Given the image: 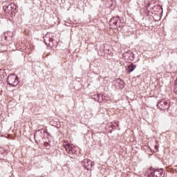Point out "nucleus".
Returning a JSON list of instances; mask_svg holds the SVG:
<instances>
[{
	"label": "nucleus",
	"instance_id": "obj_9",
	"mask_svg": "<svg viewBox=\"0 0 177 177\" xmlns=\"http://www.w3.org/2000/svg\"><path fill=\"white\" fill-rule=\"evenodd\" d=\"M44 42L46 45H48L50 48H53L55 46V44L53 43V39L50 38L48 41H46V37L44 38Z\"/></svg>",
	"mask_w": 177,
	"mask_h": 177
},
{
	"label": "nucleus",
	"instance_id": "obj_13",
	"mask_svg": "<svg viewBox=\"0 0 177 177\" xmlns=\"http://www.w3.org/2000/svg\"><path fill=\"white\" fill-rule=\"evenodd\" d=\"M118 126H119L118 122H114L113 127H114L115 128H118Z\"/></svg>",
	"mask_w": 177,
	"mask_h": 177
},
{
	"label": "nucleus",
	"instance_id": "obj_14",
	"mask_svg": "<svg viewBox=\"0 0 177 177\" xmlns=\"http://www.w3.org/2000/svg\"><path fill=\"white\" fill-rule=\"evenodd\" d=\"M40 131H41V132H42V131H43V132H44L45 133H48L47 129H41Z\"/></svg>",
	"mask_w": 177,
	"mask_h": 177
},
{
	"label": "nucleus",
	"instance_id": "obj_6",
	"mask_svg": "<svg viewBox=\"0 0 177 177\" xmlns=\"http://www.w3.org/2000/svg\"><path fill=\"white\" fill-rule=\"evenodd\" d=\"M16 6L15 3L9 4L8 6H4V10L6 13H10V12H13V10H16Z\"/></svg>",
	"mask_w": 177,
	"mask_h": 177
},
{
	"label": "nucleus",
	"instance_id": "obj_5",
	"mask_svg": "<svg viewBox=\"0 0 177 177\" xmlns=\"http://www.w3.org/2000/svg\"><path fill=\"white\" fill-rule=\"evenodd\" d=\"M82 165H84V168L86 169H87L88 171L92 169V167H93V165H95L93 162L91 161V160H89V159H84L82 162Z\"/></svg>",
	"mask_w": 177,
	"mask_h": 177
},
{
	"label": "nucleus",
	"instance_id": "obj_11",
	"mask_svg": "<svg viewBox=\"0 0 177 177\" xmlns=\"http://www.w3.org/2000/svg\"><path fill=\"white\" fill-rule=\"evenodd\" d=\"M135 68H136V65L131 64L128 66V68H127V73H132V71H133Z\"/></svg>",
	"mask_w": 177,
	"mask_h": 177
},
{
	"label": "nucleus",
	"instance_id": "obj_10",
	"mask_svg": "<svg viewBox=\"0 0 177 177\" xmlns=\"http://www.w3.org/2000/svg\"><path fill=\"white\" fill-rule=\"evenodd\" d=\"M64 147L68 154H73V147L70 144L65 145Z\"/></svg>",
	"mask_w": 177,
	"mask_h": 177
},
{
	"label": "nucleus",
	"instance_id": "obj_1",
	"mask_svg": "<svg viewBox=\"0 0 177 177\" xmlns=\"http://www.w3.org/2000/svg\"><path fill=\"white\" fill-rule=\"evenodd\" d=\"M110 28H122L124 27V22L120 19V17H115L111 18L109 21Z\"/></svg>",
	"mask_w": 177,
	"mask_h": 177
},
{
	"label": "nucleus",
	"instance_id": "obj_8",
	"mask_svg": "<svg viewBox=\"0 0 177 177\" xmlns=\"http://www.w3.org/2000/svg\"><path fill=\"white\" fill-rule=\"evenodd\" d=\"M6 41H12V37H13V32H7L4 35Z\"/></svg>",
	"mask_w": 177,
	"mask_h": 177
},
{
	"label": "nucleus",
	"instance_id": "obj_2",
	"mask_svg": "<svg viewBox=\"0 0 177 177\" xmlns=\"http://www.w3.org/2000/svg\"><path fill=\"white\" fill-rule=\"evenodd\" d=\"M7 82L10 86H17L19 85V78L13 73L10 74L8 77Z\"/></svg>",
	"mask_w": 177,
	"mask_h": 177
},
{
	"label": "nucleus",
	"instance_id": "obj_4",
	"mask_svg": "<svg viewBox=\"0 0 177 177\" xmlns=\"http://www.w3.org/2000/svg\"><path fill=\"white\" fill-rule=\"evenodd\" d=\"M164 170L162 169H153L149 174V177H164Z\"/></svg>",
	"mask_w": 177,
	"mask_h": 177
},
{
	"label": "nucleus",
	"instance_id": "obj_7",
	"mask_svg": "<svg viewBox=\"0 0 177 177\" xmlns=\"http://www.w3.org/2000/svg\"><path fill=\"white\" fill-rule=\"evenodd\" d=\"M36 142H41V140L43 138L42 131L38 130L34 135Z\"/></svg>",
	"mask_w": 177,
	"mask_h": 177
},
{
	"label": "nucleus",
	"instance_id": "obj_12",
	"mask_svg": "<svg viewBox=\"0 0 177 177\" xmlns=\"http://www.w3.org/2000/svg\"><path fill=\"white\" fill-rule=\"evenodd\" d=\"M117 88L119 89H122L124 88V81L120 80L117 84H116Z\"/></svg>",
	"mask_w": 177,
	"mask_h": 177
},
{
	"label": "nucleus",
	"instance_id": "obj_15",
	"mask_svg": "<svg viewBox=\"0 0 177 177\" xmlns=\"http://www.w3.org/2000/svg\"><path fill=\"white\" fill-rule=\"evenodd\" d=\"M174 84H175L176 86H177V78H176V80L174 81Z\"/></svg>",
	"mask_w": 177,
	"mask_h": 177
},
{
	"label": "nucleus",
	"instance_id": "obj_3",
	"mask_svg": "<svg viewBox=\"0 0 177 177\" xmlns=\"http://www.w3.org/2000/svg\"><path fill=\"white\" fill-rule=\"evenodd\" d=\"M157 106L160 110H168L171 106V102H169V100L162 99L158 103Z\"/></svg>",
	"mask_w": 177,
	"mask_h": 177
},
{
	"label": "nucleus",
	"instance_id": "obj_16",
	"mask_svg": "<svg viewBox=\"0 0 177 177\" xmlns=\"http://www.w3.org/2000/svg\"><path fill=\"white\" fill-rule=\"evenodd\" d=\"M97 97H99V95H97Z\"/></svg>",
	"mask_w": 177,
	"mask_h": 177
}]
</instances>
